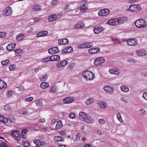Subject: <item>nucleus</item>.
Instances as JSON below:
<instances>
[{
    "mask_svg": "<svg viewBox=\"0 0 147 147\" xmlns=\"http://www.w3.org/2000/svg\"><path fill=\"white\" fill-rule=\"evenodd\" d=\"M109 24L112 26L118 25V22L117 21V18L111 19L108 21Z\"/></svg>",
    "mask_w": 147,
    "mask_h": 147,
    "instance_id": "obj_23",
    "label": "nucleus"
},
{
    "mask_svg": "<svg viewBox=\"0 0 147 147\" xmlns=\"http://www.w3.org/2000/svg\"><path fill=\"white\" fill-rule=\"evenodd\" d=\"M6 35V34L4 32H0V38H4Z\"/></svg>",
    "mask_w": 147,
    "mask_h": 147,
    "instance_id": "obj_53",
    "label": "nucleus"
},
{
    "mask_svg": "<svg viewBox=\"0 0 147 147\" xmlns=\"http://www.w3.org/2000/svg\"><path fill=\"white\" fill-rule=\"evenodd\" d=\"M36 104L37 107H40L42 105V102L41 100H38L36 101Z\"/></svg>",
    "mask_w": 147,
    "mask_h": 147,
    "instance_id": "obj_46",
    "label": "nucleus"
},
{
    "mask_svg": "<svg viewBox=\"0 0 147 147\" xmlns=\"http://www.w3.org/2000/svg\"><path fill=\"white\" fill-rule=\"evenodd\" d=\"M136 61V60L133 59H129L128 60V61L130 63H135Z\"/></svg>",
    "mask_w": 147,
    "mask_h": 147,
    "instance_id": "obj_47",
    "label": "nucleus"
},
{
    "mask_svg": "<svg viewBox=\"0 0 147 147\" xmlns=\"http://www.w3.org/2000/svg\"><path fill=\"white\" fill-rule=\"evenodd\" d=\"M120 88L121 90L124 92H127L129 91V88L125 86H121Z\"/></svg>",
    "mask_w": 147,
    "mask_h": 147,
    "instance_id": "obj_39",
    "label": "nucleus"
},
{
    "mask_svg": "<svg viewBox=\"0 0 147 147\" xmlns=\"http://www.w3.org/2000/svg\"><path fill=\"white\" fill-rule=\"evenodd\" d=\"M73 48L71 47H68L64 48L62 50L63 53H70L73 51Z\"/></svg>",
    "mask_w": 147,
    "mask_h": 147,
    "instance_id": "obj_19",
    "label": "nucleus"
},
{
    "mask_svg": "<svg viewBox=\"0 0 147 147\" xmlns=\"http://www.w3.org/2000/svg\"><path fill=\"white\" fill-rule=\"evenodd\" d=\"M86 123H92L94 121V120L93 119L90 117L89 116L87 118H85V119L84 121Z\"/></svg>",
    "mask_w": 147,
    "mask_h": 147,
    "instance_id": "obj_27",
    "label": "nucleus"
},
{
    "mask_svg": "<svg viewBox=\"0 0 147 147\" xmlns=\"http://www.w3.org/2000/svg\"><path fill=\"white\" fill-rule=\"evenodd\" d=\"M0 147H8L7 144L4 142H2L0 143Z\"/></svg>",
    "mask_w": 147,
    "mask_h": 147,
    "instance_id": "obj_55",
    "label": "nucleus"
},
{
    "mask_svg": "<svg viewBox=\"0 0 147 147\" xmlns=\"http://www.w3.org/2000/svg\"><path fill=\"white\" fill-rule=\"evenodd\" d=\"M75 98L73 97H68L64 99L63 100V102L64 103H69L74 101Z\"/></svg>",
    "mask_w": 147,
    "mask_h": 147,
    "instance_id": "obj_14",
    "label": "nucleus"
},
{
    "mask_svg": "<svg viewBox=\"0 0 147 147\" xmlns=\"http://www.w3.org/2000/svg\"><path fill=\"white\" fill-rule=\"evenodd\" d=\"M34 143L36 144V145L40 146L42 144V143L39 140H37L34 141Z\"/></svg>",
    "mask_w": 147,
    "mask_h": 147,
    "instance_id": "obj_49",
    "label": "nucleus"
},
{
    "mask_svg": "<svg viewBox=\"0 0 147 147\" xmlns=\"http://www.w3.org/2000/svg\"><path fill=\"white\" fill-rule=\"evenodd\" d=\"M138 56H145L146 55V53L145 50H137L136 51Z\"/></svg>",
    "mask_w": 147,
    "mask_h": 147,
    "instance_id": "obj_13",
    "label": "nucleus"
},
{
    "mask_svg": "<svg viewBox=\"0 0 147 147\" xmlns=\"http://www.w3.org/2000/svg\"><path fill=\"white\" fill-rule=\"evenodd\" d=\"M109 10L108 9H104L100 10L98 12L99 16H105L109 15L110 13Z\"/></svg>",
    "mask_w": 147,
    "mask_h": 147,
    "instance_id": "obj_4",
    "label": "nucleus"
},
{
    "mask_svg": "<svg viewBox=\"0 0 147 147\" xmlns=\"http://www.w3.org/2000/svg\"><path fill=\"white\" fill-rule=\"evenodd\" d=\"M16 44L13 43L9 44L6 47V49L8 50L11 51L14 50L15 49Z\"/></svg>",
    "mask_w": 147,
    "mask_h": 147,
    "instance_id": "obj_21",
    "label": "nucleus"
},
{
    "mask_svg": "<svg viewBox=\"0 0 147 147\" xmlns=\"http://www.w3.org/2000/svg\"><path fill=\"white\" fill-rule=\"evenodd\" d=\"M49 86V84L46 82H43L41 83L40 84V87L42 89L47 88Z\"/></svg>",
    "mask_w": 147,
    "mask_h": 147,
    "instance_id": "obj_32",
    "label": "nucleus"
},
{
    "mask_svg": "<svg viewBox=\"0 0 147 147\" xmlns=\"http://www.w3.org/2000/svg\"><path fill=\"white\" fill-rule=\"evenodd\" d=\"M16 67V65H10L9 66V69L10 71L13 70Z\"/></svg>",
    "mask_w": 147,
    "mask_h": 147,
    "instance_id": "obj_50",
    "label": "nucleus"
},
{
    "mask_svg": "<svg viewBox=\"0 0 147 147\" xmlns=\"http://www.w3.org/2000/svg\"><path fill=\"white\" fill-rule=\"evenodd\" d=\"M38 121L39 122L43 123L45 122V119L44 118H42L41 119H39L38 120Z\"/></svg>",
    "mask_w": 147,
    "mask_h": 147,
    "instance_id": "obj_63",
    "label": "nucleus"
},
{
    "mask_svg": "<svg viewBox=\"0 0 147 147\" xmlns=\"http://www.w3.org/2000/svg\"><path fill=\"white\" fill-rule=\"evenodd\" d=\"M82 74L83 77L87 80H92L95 77L94 74L88 70L84 71Z\"/></svg>",
    "mask_w": 147,
    "mask_h": 147,
    "instance_id": "obj_1",
    "label": "nucleus"
},
{
    "mask_svg": "<svg viewBox=\"0 0 147 147\" xmlns=\"http://www.w3.org/2000/svg\"><path fill=\"white\" fill-rule=\"evenodd\" d=\"M58 2V0H53L51 2V5L52 6H55Z\"/></svg>",
    "mask_w": 147,
    "mask_h": 147,
    "instance_id": "obj_45",
    "label": "nucleus"
},
{
    "mask_svg": "<svg viewBox=\"0 0 147 147\" xmlns=\"http://www.w3.org/2000/svg\"><path fill=\"white\" fill-rule=\"evenodd\" d=\"M7 85L5 82L0 80V89L6 88Z\"/></svg>",
    "mask_w": 147,
    "mask_h": 147,
    "instance_id": "obj_34",
    "label": "nucleus"
},
{
    "mask_svg": "<svg viewBox=\"0 0 147 147\" xmlns=\"http://www.w3.org/2000/svg\"><path fill=\"white\" fill-rule=\"evenodd\" d=\"M41 131H46L47 130H48V129H49V128L47 127H40Z\"/></svg>",
    "mask_w": 147,
    "mask_h": 147,
    "instance_id": "obj_57",
    "label": "nucleus"
},
{
    "mask_svg": "<svg viewBox=\"0 0 147 147\" xmlns=\"http://www.w3.org/2000/svg\"><path fill=\"white\" fill-rule=\"evenodd\" d=\"M109 71L112 74L118 75L119 74V70L115 68H110L109 69Z\"/></svg>",
    "mask_w": 147,
    "mask_h": 147,
    "instance_id": "obj_24",
    "label": "nucleus"
},
{
    "mask_svg": "<svg viewBox=\"0 0 147 147\" xmlns=\"http://www.w3.org/2000/svg\"><path fill=\"white\" fill-rule=\"evenodd\" d=\"M32 9L34 11H39L40 10L41 7L39 5H33L32 7Z\"/></svg>",
    "mask_w": 147,
    "mask_h": 147,
    "instance_id": "obj_31",
    "label": "nucleus"
},
{
    "mask_svg": "<svg viewBox=\"0 0 147 147\" xmlns=\"http://www.w3.org/2000/svg\"><path fill=\"white\" fill-rule=\"evenodd\" d=\"M117 20L118 25L119 24H121L127 21V18L125 17H123L117 18Z\"/></svg>",
    "mask_w": 147,
    "mask_h": 147,
    "instance_id": "obj_12",
    "label": "nucleus"
},
{
    "mask_svg": "<svg viewBox=\"0 0 147 147\" xmlns=\"http://www.w3.org/2000/svg\"><path fill=\"white\" fill-rule=\"evenodd\" d=\"M126 42L127 44L129 45H135L138 43L137 40L135 38L128 39L126 40Z\"/></svg>",
    "mask_w": 147,
    "mask_h": 147,
    "instance_id": "obj_5",
    "label": "nucleus"
},
{
    "mask_svg": "<svg viewBox=\"0 0 147 147\" xmlns=\"http://www.w3.org/2000/svg\"><path fill=\"white\" fill-rule=\"evenodd\" d=\"M146 22L143 19H140L137 20L135 22L136 26L138 28H143L146 26Z\"/></svg>",
    "mask_w": 147,
    "mask_h": 147,
    "instance_id": "obj_3",
    "label": "nucleus"
},
{
    "mask_svg": "<svg viewBox=\"0 0 147 147\" xmlns=\"http://www.w3.org/2000/svg\"><path fill=\"white\" fill-rule=\"evenodd\" d=\"M117 119L121 123H123V121L121 117L120 113H118L117 115Z\"/></svg>",
    "mask_w": 147,
    "mask_h": 147,
    "instance_id": "obj_42",
    "label": "nucleus"
},
{
    "mask_svg": "<svg viewBox=\"0 0 147 147\" xmlns=\"http://www.w3.org/2000/svg\"><path fill=\"white\" fill-rule=\"evenodd\" d=\"M103 90L106 92L110 93H113L115 91L114 89L109 86H105L103 88Z\"/></svg>",
    "mask_w": 147,
    "mask_h": 147,
    "instance_id": "obj_9",
    "label": "nucleus"
},
{
    "mask_svg": "<svg viewBox=\"0 0 147 147\" xmlns=\"http://www.w3.org/2000/svg\"><path fill=\"white\" fill-rule=\"evenodd\" d=\"M76 116L73 113H70L69 115V117L71 119H74L75 117Z\"/></svg>",
    "mask_w": 147,
    "mask_h": 147,
    "instance_id": "obj_64",
    "label": "nucleus"
},
{
    "mask_svg": "<svg viewBox=\"0 0 147 147\" xmlns=\"http://www.w3.org/2000/svg\"><path fill=\"white\" fill-rule=\"evenodd\" d=\"M54 140L56 142H57L58 141L63 142L64 141V139L63 137L59 136H57L55 137Z\"/></svg>",
    "mask_w": 147,
    "mask_h": 147,
    "instance_id": "obj_35",
    "label": "nucleus"
},
{
    "mask_svg": "<svg viewBox=\"0 0 147 147\" xmlns=\"http://www.w3.org/2000/svg\"><path fill=\"white\" fill-rule=\"evenodd\" d=\"M28 131V130L25 129L23 130L22 132V135L23 138H25L26 137V133Z\"/></svg>",
    "mask_w": 147,
    "mask_h": 147,
    "instance_id": "obj_40",
    "label": "nucleus"
},
{
    "mask_svg": "<svg viewBox=\"0 0 147 147\" xmlns=\"http://www.w3.org/2000/svg\"><path fill=\"white\" fill-rule=\"evenodd\" d=\"M11 135L13 136L16 137V139L18 140L19 141L20 140L21 137L19 132L16 130L15 131L12 132Z\"/></svg>",
    "mask_w": 147,
    "mask_h": 147,
    "instance_id": "obj_10",
    "label": "nucleus"
},
{
    "mask_svg": "<svg viewBox=\"0 0 147 147\" xmlns=\"http://www.w3.org/2000/svg\"><path fill=\"white\" fill-rule=\"evenodd\" d=\"M85 27V24L83 22H79L75 24L74 28L76 29L82 28Z\"/></svg>",
    "mask_w": 147,
    "mask_h": 147,
    "instance_id": "obj_22",
    "label": "nucleus"
},
{
    "mask_svg": "<svg viewBox=\"0 0 147 147\" xmlns=\"http://www.w3.org/2000/svg\"><path fill=\"white\" fill-rule=\"evenodd\" d=\"M63 126L62 121L61 120H60L57 122L55 128L57 129H59L62 127Z\"/></svg>",
    "mask_w": 147,
    "mask_h": 147,
    "instance_id": "obj_37",
    "label": "nucleus"
},
{
    "mask_svg": "<svg viewBox=\"0 0 147 147\" xmlns=\"http://www.w3.org/2000/svg\"><path fill=\"white\" fill-rule=\"evenodd\" d=\"M48 34V32L46 31H42L37 33L36 35V37H39L47 35Z\"/></svg>",
    "mask_w": 147,
    "mask_h": 147,
    "instance_id": "obj_16",
    "label": "nucleus"
},
{
    "mask_svg": "<svg viewBox=\"0 0 147 147\" xmlns=\"http://www.w3.org/2000/svg\"><path fill=\"white\" fill-rule=\"evenodd\" d=\"M80 9L81 12H84L88 10V8L85 4H83L80 6Z\"/></svg>",
    "mask_w": 147,
    "mask_h": 147,
    "instance_id": "obj_30",
    "label": "nucleus"
},
{
    "mask_svg": "<svg viewBox=\"0 0 147 147\" xmlns=\"http://www.w3.org/2000/svg\"><path fill=\"white\" fill-rule=\"evenodd\" d=\"M92 42H87L81 45H80V47L82 48H89L92 47Z\"/></svg>",
    "mask_w": 147,
    "mask_h": 147,
    "instance_id": "obj_15",
    "label": "nucleus"
},
{
    "mask_svg": "<svg viewBox=\"0 0 147 147\" xmlns=\"http://www.w3.org/2000/svg\"><path fill=\"white\" fill-rule=\"evenodd\" d=\"M58 88L57 86L54 85L51 87L49 91L51 93H56L58 91Z\"/></svg>",
    "mask_w": 147,
    "mask_h": 147,
    "instance_id": "obj_33",
    "label": "nucleus"
},
{
    "mask_svg": "<svg viewBox=\"0 0 147 147\" xmlns=\"http://www.w3.org/2000/svg\"><path fill=\"white\" fill-rule=\"evenodd\" d=\"M11 107L9 105H6L5 106L4 109L5 110L9 111L11 110Z\"/></svg>",
    "mask_w": 147,
    "mask_h": 147,
    "instance_id": "obj_56",
    "label": "nucleus"
},
{
    "mask_svg": "<svg viewBox=\"0 0 147 147\" xmlns=\"http://www.w3.org/2000/svg\"><path fill=\"white\" fill-rule=\"evenodd\" d=\"M50 61H58L60 60V57L59 55H55L50 57Z\"/></svg>",
    "mask_w": 147,
    "mask_h": 147,
    "instance_id": "obj_25",
    "label": "nucleus"
},
{
    "mask_svg": "<svg viewBox=\"0 0 147 147\" xmlns=\"http://www.w3.org/2000/svg\"><path fill=\"white\" fill-rule=\"evenodd\" d=\"M99 105L102 108H105L107 107V103L104 102H98Z\"/></svg>",
    "mask_w": 147,
    "mask_h": 147,
    "instance_id": "obj_38",
    "label": "nucleus"
},
{
    "mask_svg": "<svg viewBox=\"0 0 147 147\" xmlns=\"http://www.w3.org/2000/svg\"><path fill=\"white\" fill-rule=\"evenodd\" d=\"M120 99L121 101L126 103H127L128 102V100L123 97H121L120 98Z\"/></svg>",
    "mask_w": 147,
    "mask_h": 147,
    "instance_id": "obj_58",
    "label": "nucleus"
},
{
    "mask_svg": "<svg viewBox=\"0 0 147 147\" xmlns=\"http://www.w3.org/2000/svg\"><path fill=\"white\" fill-rule=\"evenodd\" d=\"M141 9L140 5H132L129 7L128 10L130 12H136L140 11Z\"/></svg>",
    "mask_w": 147,
    "mask_h": 147,
    "instance_id": "obj_2",
    "label": "nucleus"
},
{
    "mask_svg": "<svg viewBox=\"0 0 147 147\" xmlns=\"http://www.w3.org/2000/svg\"><path fill=\"white\" fill-rule=\"evenodd\" d=\"M81 11L80 10V9H78V10H76L75 11V15H78L81 14Z\"/></svg>",
    "mask_w": 147,
    "mask_h": 147,
    "instance_id": "obj_62",
    "label": "nucleus"
},
{
    "mask_svg": "<svg viewBox=\"0 0 147 147\" xmlns=\"http://www.w3.org/2000/svg\"><path fill=\"white\" fill-rule=\"evenodd\" d=\"M140 115L142 116H145L146 115L147 111L144 109H141L139 111Z\"/></svg>",
    "mask_w": 147,
    "mask_h": 147,
    "instance_id": "obj_29",
    "label": "nucleus"
},
{
    "mask_svg": "<svg viewBox=\"0 0 147 147\" xmlns=\"http://www.w3.org/2000/svg\"><path fill=\"white\" fill-rule=\"evenodd\" d=\"M105 60L104 57H101L96 59L94 61V64H101L105 62Z\"/></svg>",
    "mask_w": 147,
    "mask_h": 147,
    "instance_id": "obj_6",
    "label": "nucleus"
},
{
    "mask_svg": "<svg viewBox=\"0 0 147 147\" xmlns=\"http://www.w3.org/2000/svg\"><path fill=\"white\" fill-rule=\"evenodd\" d=\"M10 61L9 59H7L2 61L1 64H8L9 63Z\"/></svg>",
    "mask_w": 147,
    "mask_h": 147,
    "instance_id": "obj_54",
    "label": "nucleus"
},
{
    "mask_svg": "<svg viewBox=\"0 0 147 147\" xmlns=\"http://www.w3.org/2000/svg\"><path fill=\"white\" fill-rule=\"evenodd\" d=\"M69 41L67 39H63L59 40L58 43L59 45H66L68 44Z\"/></svg>",
    "mask_w": 147,
    "mask_h": 147,
    "instance_id": "obj_28",
    "label": "nucleus"
},
{
    "mask_svg": "<svg viewBox=\"0 0 147 147\" xmlns=\"http://www.w3.org/2000/svg\"><path fill=\"white\" fill-rule=\"evenodd\" d=\"M59 51V50L57 47H54L50 49L48 51L49 53L51 55L54 54L56 53H58Z\"/></svg>",
    "mask_w": 147,
    "mask_h": 147,
    "instance_id": "obj_7",
    "label": "nucleus"
},
{
    "mask_svg": "<svg viewBox=\"0 0 147 147\" xmlns=\"http://www.w3.org/2000/svg\"><path fill=\"white\" fill-rule=\"evenodd\" d=\"M23 145L25 147H28L29 146V143L28 142H24L23 143Z\"/></svg>",
    "mask_w": 147,
    "mask_h": 147,
    "instance_id": "obj_61",
    "label": "nucleus"
},
{
    "mask_svg": "<svg viewBox=\"0 0 147 147\" xmlns=\"http://www.w3.org/2000/svg\"><path fill=\"white\" fill-rule=\"evenodd\" d=\"M4 14L6 16H10L12 14V10L11 7H7L4 11Z\"/></svg>",
    "mask_w": 147,
    "mask_h": 147,
    "instance_id": "obj_8",
    "label": "nucleus"
},
{
    "mask_svg": "<svg viewBox=\"0 0 147 147\" xmlns=\"http://www.w3.org/2000/svg\"><path fill=\"white\" fill-rule=\"evenodd\" d=\"M33 97H29L25 98V100L26 101L30 102L33 100Z\"/></svg>",
    "mask_w": 147,
    "mask_h": 147,
    "instance_id": "obj_48",
    "label": "nucleus"
},
{
    "mask_svg": "<svg viewBox=\"0 0 147 147\" xmlns=\"http://www.w3.org/2000/svg\"><path fill=\"white\" fill-rule=\"evenodd\" d=\"M87 115L83 112H80L79 113V119L84 121L85 118H87Z\"/></svg>",
    "mask_w": 147,
    "mask_h": 147,
    "instance_id": "obj_17",
    "label": "nucleus"
},
{
    "mask_svg": "<svg viewBox=\"0 0 147 147\" xmlns=\"http://www.w3.org/2000/svg\"><path fill=\"white\" fill-rule=\"evenodd\" d=\"M12 91L10 90L8 91L6 93V94L8 97H11L12 95Z\"/></svg>",
    "mask_w": 147,
    "mask_h": 147,
    "instance_id": "obj_51",
    "label": "nucleus"
},
{
    "mask_svg": "<svg viewBox=\"0 0 147 147\" xmlns=\"http://www.w3.org/2000/svg\"><path fill=\"white\" fill-rule=\"evenodd\" d=\"M22 50L21 49H16L15 51V54L17 56H19L21 53Z\"/></svg>",
    "mask_w": 147,
    "mask_h": 147,
    "instance_id": "obj_41",
    "label": "nucleus"
},
{
    "mask_svg": "<svg viewBox=\"0 0 147 147\" xmlns=\"http://www.w3.org/2000/svg\"><path fill=\"white\" fill-rule=\"evenodd\" d=\"M58 18V16L56 14L50 15L48 18V20L51 22L56 20Z\"/></svg>",
    "mask_w": 147,
    "mask_h": 147,
    "instance_id": "obj_18",
    "label": "nucleus"
},
{
    "mask_svg": "<svg viewBox=\"0 0 147 147\" xmlns=\"http://www.w3.org/2000/svg\"><path fill=\"white\" fill-rule=\"evenodd\" d=\"M59 64H67V61L65 60L60 61Z\"/></svg>",
    "mask_w": 147,
    "mask_h": 147,
    "instance_id": "obj_59",
    "label": "nucleus"
},
{
    "mask_svg": "<svg viewBox=\"0 0 147 147\" xmlns=\"http://www.w3.org/2000/svg\"><path fill=\"white\" fill-rule=\"evenodd\" d=\"M94 100V99L93 98H88L86 100L85 103L86 105H89L92 103Z\"/></svg>",
    "mask_w": 147,
    "mask_h": 147,
    "instance_id": "obj_36",
    "label": "nucleus"
},
{
    "mask_svg": "<svg viewBox=\"0 0 147 147\" xmlns=\"http://www.w3.org/2000/svg\"><path fill=\"white\" fill-rule=\"evenodd\" d=\"M104 30L102 27L100 26L96 27L93 29V32L95 34H98Z\"/></svg>",
    "mask_w": 147,
    "mask_h": 147,
    "instance_id": "obj_11",
    "label": "nucleus"
},
{
    "mask_svg": "<svg viewBox=\"0 0 147 147\" xmlns=\"http://www.w3.org/2000/svg\"><path fill=\"white\" fill-rule=\"evenodd\" d=\"M48 76L47 74H45L42 76L40 78V79L42 81H46L47 79Z\"/></svg>",
    "mask_w": 147,
    "mask_h": 147,
    "instance_id": "obj_43",
    "label": "nucleus"
},
{
    "mask_svg": "<svg viewBox=\"0 0 147 147\" xmlns=\"http://www.w3.org/2000/svg\"><path fill=\"white\" fill-rule=\"evenodd\" d=\"M142 97L147 100V92L144 93L142 95Z\"/></svg>",
    "mask_w": 147,
    "mask_h": 147,
    "instance_id": "obj_60",
    "label": "nucleus"
},
{
    "mask_svg": "<svg viewBox=\"0 0 147 147\" xmlns=\"http://www.w3.org/2000/svg\"><path fill=\"white\" fill-rule=\"evenodd\" d=\"M98 121L101 124H104L106 123V121L103 119H100L98 120Z\"/></svg>",
    "mask_w": 147,
    "mask_h": 147,
    "instance_id": "obj_52",
    "label": "nucleus"
},
{
    "mask_svg": "<svg viewBox=\"0 0 147 147\" xmlns=\"http://www.w3.org/2000/svg\"><path fill=\"white\" fill-rule=\"evenodd\" d=\"M100 51V49L98 48H95L90 49L88 50V52L90 54H94Z\"/></svg>",
    "mask_w": 147,
    "mask_h": 147,
    "instance_id": "obj_20",
    "label": "nucleus"
},
{
    "mask_svg": "<svg viewBox=\"0 0 147 147\" xmlns=\"http://www.w3.org/2000/svg\"><path fill=\"white\" fill-rule=\"evenodd\" d=\"M25 36V35L24 33H20L19 34L16 36V39L18 41L22 40H23Z\"/></svg>",
    "mask_w": 147,
    "mask_h": 147,
    "instance_id": "obj_26",
    "label": "nucleus"
},
{
    "mask_svg": "<svg viewBox=\"0 0 147 147\" xmlns=\"http://www.w3.org/2000/svg\"><path fill=\"white\" fill-rule=\"evenodd\" d=\"M50 57H47L42 60V62L43 63H47L49 61H50Z\"/></svg>",
    "mask_w": 147,
    "mask_h": 147,
    "instance_id": "obj_44",
    "label": "nucleus"
}]
</instances>
